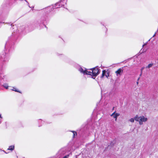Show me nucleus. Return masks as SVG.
<instances>
[{
	"label": "nucleus",
	"instance_id": "nucleus-1",
	"mask_svg": "<svg viewBox=\"0 0 158 158\" xmlns=\"http://www.w3.org/2000/svg\"><path fill=\"white\" fill-rule=\"evenodd\" d=\"M134 119L135 121L139 122L140 125L143 124V122H146L148 120V118L143 116H139L138 115H136L134 117Z\"/></svg>",
	"mask_w": 158,
	"mask_h": 158
},
{
	"label": "nucleus",
	"instance_id": "nucleus-2",
	"mask_svg": "<svg viewBox=\"0 0 158 158\" xmlns=\"http://www.w3.org/2000/svg\"><path fill=\"white\" fill-rule=\"evenodd\" d=\"M92 72L89 71L88 75H90L93 77H95L99 73V70L98 68H95L93 69H90Z\"/></svg>",
	"mask_w": 158,
	"mask_h": 158
},
{
	"label": "nucleus",
	"instance_id": "nucleus-3",
	"mask_svg": "<svg viewBox=\"0 0 158 158\" xmlns=\"http://www.w3.org/2000/svg\"><path fill=\"white\" fill-rule=\"evenodd\" d=\"M78 71L81 73L85 75H88L89 71L85 68L80 67L78 68Z\"/></svg>",
	"mask_w": 158,
	"mask_h": 158
},
{
	"label": "nucleus",
	"instance_id": "nucleus-4",
	"mask_svg": "<svg viewBox=\"0 0 158 158\" xmlns=\"http://www.w3.org/2000/svg\"><path fill=\"white\" fill-rule=\"evenodd\" d=\"M123 72V68H120L117 71L115 72V73L117 76L118 75H121Z\"/></svg>",
	"mask_w": 158,
	"mask_h": 158
},
{
	"label": "nucleus",
	"instance_id": "nucleus-5",
	"mask_svg": "<svg viewBox=\"0 0 158 158\" xmlns=\"http://www.w3.org/2000/svg\"><path fill=\"white\" fill-rule=\"evenodd\" d=\"M120 114L119 113H116L115 111L110 115V116L113 117L115 119V120L116 121L117 120V117Z\"/></svg>",
	"mask_w": 158,
	"mask_h": 158
},
{
	"label": "nucleus",
	"instance_id": "nucleus-6",
	"mask_svg": "<svg viewBox=\"0 0 158 158\" xmlns=\"http://www.w3.org/2000/svg\"><path fill=\"white\" fill-rule=\"evenodd\" d=\"M14 148L15 146L14 145H11L9 146V148H8V150L13 151L14 149Z\"/></svg>",
	"mask_w": 158,
	"mask_h": 158
},
{
	"label": "nucleus",
	"instance_id": "nucleus-7",
	"mask_svg": "<svg viewBox=\"0 0 158 158\" xmlns=\"http://www.w3.org/2000/svg\"><path fill=\"white\" fill-rule=\"evenodd\" d=\"M153 63H151L149 64H148V65L146 67V68H150L153 65Z\"/></svg>",
	"mask_w": 158,
	"mask_h": 158
},
{
	"label": "nucleus",
	"instance_id": "nucleus-8",
	"mask_svg": "<svg viewBox=\"0 0 158 158\" xmlns=\"http://www.w3.org/2000/svg\"><path fill=\"white\" fill-rule=\"evenodd\" d=\"M3 86L6 89H7L9 87L7 84L5 83L3 85Z\"/></svg>",
	"mask_w": 158,
	"mask_h": 158
},
{
	"label": "nucleus",
	"instance_id": "nucleus-9",
	"mask_svg": "<svg viewBox=\"0 0 158 158\" xmlns=\"http://www.w3.org/2000/svg\"><path fill=\"white\" fill-rule=\"evenodd\" d=\"M106 71L105 70H104L102 71V75L101 76V78H102L105 76V74L106 73Z\"/></svg>",
	"mask_w": 158,
	"mask_h": 158
},
{
	"label": "nucleus",
	"instance_id": "nucleus-10",
	"mask_svg": "<svg viewBox=\"0 0 158 158\" xmlns=\"http://www.w3.org/2000/svg\"><path fill=\"white\" fill-rule=\"evenodd\" d=\"M13 89H11L12 90L18 92L20 93V91H19V90H17V89L13 87Z\"/></svg>",
	"mask_w": 158,
	"mask_h": 158
},
{
	"label": "nucleus",
	"instance_id": "nucleus-11",
	"mask_svg": "<svg viewBox=\"0 0 158 158\" xmlns=\"http://www.w3.org/2000/svg\"><path fill=\"white\" fill-rule=\"evenodd\" d=\"M135 119H134V118H131V119H130L129 121L132 122V123H133L134 122V120H135Z\"/></svg>",
	"mask_w": 158,
	"mask_h": 158
},
{
	"label": "nucleus",
	"instance_id": "nucleus-12",
	"mask_svg": "<svg viewBox=\"0 0 158 158\" xmlns=\"http://www.w3.org/2000/svg\"><path fill=\"white\" fill-rule=\"evenodd\" d=\"M42 20L43 21H45L46 20V18L45 17H42L41 18Z\"/></svg>",
	"mask_w": 158,
	"mask_h": 158
},
{
	"label": "nucleus",
	"instance_id": "nucleus-13",
	"mask_svg": "<svg viewBox=\"0 0 158 158\" xmlns=\"http://www.w3.org/2000/svg\"><path fill=\"white\" fill-rule=\"evenodd\" d=\"M69 156V155H67L64 156L63 158H68Z\"/></svg>",
	"mask_w": 158,
	"mask_h": 158
},
{
	"label": "nucleus",
	"instance_id": "nucleus-14",
	"mask_svg": "<svg viewBox=\"0 0 158 158\" xmlns=\"http://www.w3.org/2000/svg\"><path fill=\"white\" fill-rule=\"evenodd\" d=\"M144 67H143L141 69V72L142 73V71L144 69Z\"/></svg>",
	"mask_w": 158,
	"mask_h": 158
},
{
	"label": "nucleus",
	"instance_id": "nucleus-15",
	"mask_svg": "<svg viewBox=\"0 0 158 158\" xmlns=\"http://www.w3.org/2000/svg\"><path fill=\"white\" fill-rule=\"evenodd\" d=\"M73 136H74L75 134H76V135H77V133L75 132H74V131H73Z\"/></svg>",
	"mask_w": 158,
	"mask_h": 158
},
{
	"label": "nucleus",
	"instance_id": "nucleus-16",
	"mask_svg": "<svg viewBox=\"0 0 158 158\" xmlns=\"http://www.w3.org/2000/svg\"><path fill=\"white\" fill-rule=\"evenodd\" d=\"M108 76H109V74H108V76H107V75H106V77L107 78H108Z\"/></svg>",
	"mask_w": 158,
	"mask_h": 158
},
{
	"label": "nucleus",
	"instance_id": "nucleus-17",
	"mask_svg": "<svg viewBox=\"0 0 158 158\" xmlns=\"http://www.w3.org/2000/svg\"><path fill=\"white\" fill-rule=\"evenodd\" d=\"M0 118H2V116H1V114L0 115Z\"/></svg>",
	"mask_w": 158,
	"mask_h": 158
},
{
	"label": "nucleus",
	"instance_id": "nucleus-18",
	"mask_svg": "<svg viewBox=\"0 0 158 158\" xmlns=\"http://www.w3.org/2000/svg\"><path fill=\"white\" fill-rule=\"evenodd\" d=\"M142 74V72H141V74H140V76H141Z\"/></svg>",
	"mask_w": 158,
	"mask_h": 158
},
{
	"label": "nucleus",
	"instance_id": "nucleus-19",
	"mask_svg": "<svg viewBox=\"0 0 158 158\" xmlns=\"http://www.w3.org/2000/svg\"><path fill=\"white\" fill-rule=\"evenodd\" d=\"M155 35V34L153 35V37H154Z\"/></svg>",
	"mask_w": 158,
	"mask_h": 158
},
{
	"label": "nucleus",
	"instance_id": "nucleus-20",
	"mask_svg": "<svg viewBox=\"0 0 158 158\" xmlns=\"http://www.w3.org/2000/svg\"><path fill=\"white\" fill-rule=\"evenodd\" d=\"M58 4V3H57L56 4V5H57Z\"/></svg>",
	"mask_w": 158,
	"mask_h": 158
},
{
	"label": "nucleus",
	"instance_id": "nucleus-21",
	"mask_svg": "<svg viewBox=\"0 0 158 158\" xmlns=\"http://www.w3.org/2000/svg\"><path fill=\"white\" fill-rule=\"evenodd\" d=\"M139 79V78H138V80Z\"/></svg>",
	"mask_w": 158,
	"mask_h": 158
},
{
	"label": "nucleus",
	"instance_id": "nucleus-22",
	"mask_svg": "<svg viewBox=\"0 0 158 158\" xmlns=\"http://www.w3.org/2000/svg\"><path fill=\"white\" fill-rule=\"evenodd\" d=\"M137 83L138 84V82H137Z\"/></svg>",
	"mask_w": 158,
	"mask_h": 158
},
{
	"label": "nucleus",
	"instance_id": "nucleus-23",
	"mask_svg": "<svg viewBox=\"0 0 158 158\" xmlns=\"http://www.w3.org/2000/svg\"><path fill=\"white\" fill-rule=\"evenodd\" d=\"M144 44L143 45V46H144Z\"/></svg>",
	"mask_w": 158,
	"mask_h": 158
}]
</instances>
